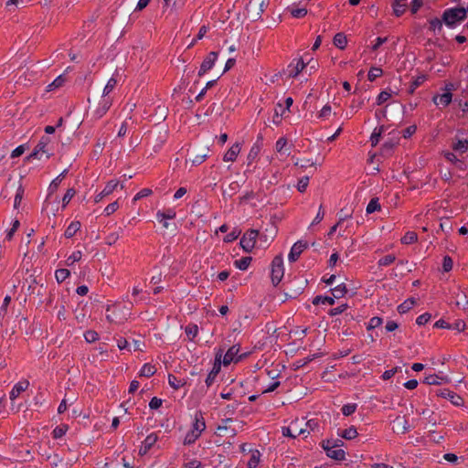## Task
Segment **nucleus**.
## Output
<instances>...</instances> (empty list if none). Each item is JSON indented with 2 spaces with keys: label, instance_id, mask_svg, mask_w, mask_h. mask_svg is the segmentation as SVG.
I'll list each match as a JSON object with an SVG mask.
<instances>
[{
  "label": "nucleus",
  "instance_id": "nucleus-1",
  "mask_svg": "<svg viewBox=\"0 0 468 468\" xmlns=\"http://www.w3.org/2000/svg\"><path fill=\"white\" fill-rule=\"evenodd\" d=\"M206 430V421L203 413L199 410L195 413L191 430L186 434L184 445H191L201 436Z\"/></svg>",
  "mask_w": 468,
  "mask_h": 468
},
{
  "label": "nucleus",
  "instance_id": "nucleus-2",
  "mask_svg": "<svg viewBox=\"0 0 468 468\" xmlns=\"http://www.w3.org/2000/svg\"><path fill=\"white\" fill-rule=\"evenodd\" d=\"M468 14V7H453L444 10L442 21L449 27H454L457 23L463 21Z\"/></svg>",
  "mask_w": 468,
  "mask_h": 468
},
{
  "label": "nucleus",
  "instance_id": "nucleus-3",
  "mask_svg": "<svg viewBox=\"0 0 468 468\" xmlns=\"http://www.w3.org/2000/svg\"><path fill=\"white\" fill-rule=\"evenodd\" d=\"M271 279L274 286H277L284 275L283 259L282 255H277L271 261Z\"/></svg>",
  "mask_w": 468,
  "mask_h": 468
},
{
  "label": "nucleus",
  "instance_id": "nucleus-4",
  "mask_svg": "<svg viewBox=\"0 0 468 468\" xmlns=\"http://www.w3.org/2000/svg\"><path fill=\"white\" fill-rule=\"evenodd\" d=\"M308 63H305L302 58H293L292 62L283 69V74L288 79L296 78Z\"/></svg>",
  "mask_w": 468,
  "mask_h": 468
},
{
  "label": "nucleus",
  "instance_id": "nucleus-5",
  "mask_svg": "<svg viewBox=\"0 0 468 468\" xmlns=\"http://www.w3.org/2000/svg\"><path fill=\"white\" fill-rule=\"evenodd\" d=\"M259 236V231L256 229L247 230L240 239V246L246 252H250L256 243V239Z\"/></svg>",
  "mask_w": 468,
  "mask_h": 468
},
{
  "label": "nucleus",
  "instance_id": "nucleus-6",
  "mask_svg": "<svg viewBox=\"0 0 468 468\" xmlns=\"http://www.w3.org/2000/svg\"><path fill=\"white\" fill-rule=\"evenodd\" d=\"M218 52L211 51L207 54V56L205 58L203 62L200 65V69L198 70V76L201 77L205 75L208 70H210L214 65L216 60L218 59Z\"/></svg>",
  "mask_w": 468,
  "mask_h": 468
},
{
  "label": "nucleus",
  "instance_id": "nucleus-7",
  "mask_svg": "<svg viewBox=\"0 0 468 468\" xmlns=\"http://www.w3.org/2000/svg\"><path fill=\"white\" fill-rule=\"evenodd\" d=\"M308 248V243L306 241L298 240L295 242L291 248L290 253L288 255V260L290 262L296 261L302 252Z\"/></svg>",
  "mask_w": 468,
  "mask_h": 468
},
{
  "label": "nucleus",
  "instance_id": "nucleus-8",
  "mask_svg": "<svg viewBox=\"0 0 468 468\" xmlns=\"http://www.w3.org/2000/svg\"><path fill=\"white\" fill-rule=\"evenodd\" d=\"M50 139L48 136L41 137L40 141L36 145L34 151L30 154L28 158H37L40 159L43 154H47L48 150L46 149L47 145L49 144Z\"/></svg>",
  "mask_w": 468,
  "mask_h": 468
},
{
  "label": "nucleus",
  "instance_id": "nucleus-9",
  "mask_svg": "<svg viewBox=\"0 0 468 468\" xmlns=\"http://www.w3.org/2000/svg\"><path fill=\"white\" fill-rule=\"evenodd\" d=\"M436 392V395L438 397H441V398H445V399H449L450 401L455 405V406H460L463 404V400L462 399V397H460L459 395H457L455 392L448 389V388H443V389H438L435 391Z\"/></svg>",
  "mask_w": 468,
  "mask_h": 468
},
{
  "label": "nucleus",
  "instance_id": "nucleus-10",
  "mask_svg": "<svg viewBox=\"0 0 468 468\" xmlns=\"http://www.w3.org/2000/svg\"><path fill=\"white\" fill-rule=\"evenodd\" d=\"M221 353H218L216 355V361L213 365V367L212 369L210 370V372L208 373L205 382H206V385L207 387H210L213 383H214V380L216 378V377L218 376V374L219 373L220 369H221Z\"/></svg>",
  "mask_w": 468,
  "mask_h": 468
},
{
  "label": "nucleus",
  "instance_id": "nucleus-11",
  "mask_svg": "<svg viewBox=\"0 0 468 468\" xmlns=\"http://www.w3.org/2000/svg\"><path fill=\"white\" fill-rule=\"evenodd\" d=\"M112 104V100L110 97H101V100L99 102L98 107L94 111V117L97 119H101L102 116L106 114Z\"/></svg>",
  "mask_w": 468,
  "mask_h": 468
},
{
  "label": "nucleus",
  "instance_id": "nucleus-12",
  "mask_svg": "<svg viewBox=\"0 0 468 468\" xmlns=\"http://www.w3.org/2000/svg\"><path fill=\"white\" fill-rule=\"evenodd\" d=\"M239 352V346H236V345L232 346L226 352V354L223 357V361L221 363H223L224 366H229L232 362H239L241 358V356L239 357L237 356Z\"/></svg>",
  "mask_w": 468,
  "mask_h": 468
},
{
  "label": "nucleus",
  "instance_id": "nucleus-13",
  "mask_svg": "<svg viewBox=\"0 0 468 468\" xmlns=\"http://www.w3.org/2000/svg\"><path fill=\"white\" fill-rule=\"evenodd\" d=\"M393 430L397 433L405 434L410 430V425L404 416H398L393 420Z\"/></svg>",
  "mask_w": 468,
  "mask_h": 468
},
{
  "label": "nucleus",
  "instance_id": "nucleus-14",
  "mask_svg": "<svg viewBox=\"0 0 468 468\" xmlns=\"http://www.w3.org/2000/svg\"><path fill=\"white\" fill-rule=\"evenodd\" d=\"M29 387V381L27 379H23L17 382L12 388L9 393V398L11 400H15L22 392L27 389Z\"/></svg>",
  "mask_w": 468,
  "mask_h": 468
},
{
  "label": "nucleus",
  "instance_id": "nucleus-15",
  "mask_svg": "<svg viewBox=\"0 0 468 468\" xmlns=\"http://www.w3.org/2000/svg\"><path fill=\"white\" fill-rule=\"evenodd\" d=\"M158 437L155 433H151L146 436L144 441H143V445L141 446L139 450V453L141 455L146 454L149 450L154 445V443L157 441Z\"/></svg>",
  "mask_w": 468,
  "mask_h": 468
},
{
  "label": "nucleus",
  "instance_id": "nucleus-16",
  "mask_svg": "<svg viewBox=\"0 0 468 468\" xmlns=\"http://www.w3.org/2000/svg\"><path fill=\"white\" fill-rule=\"evenodd\" d=\"M118 184V181L115 180L109 181L105 187L102 189V191L95 197V203H99L100 201L102 200L104 197H107L110 194H112L116 189Z\"/></svg>",
  "mask_w": 468,
  "mask_h": 468
},
{
  "label": "nucleus",
  "instance_id": "nucleus-17",
  "mask_svg": "<svg viewBox=\"0 0 468 468\" xmlns=\"http://www.w3.org/2000/svg\"><path fill=\"white\" fill-rule=\"evenodd\" d=\"M452 100V92H444L441 95H434L432 98V101L435 105H441L443 108L447 107Z\"/></svg>",
  "mask_w": 468,
  "mask_h": 468
},
{
  "label": "nucleus",
  "instance_id": "nucleus-18",
  "mask_svg": "<svg viewBox=\"0 0 468 468\" xmlns=\"http://www.w3.org/2000/svg\"><path fill=\"white\" fill-rule=\"evenodd\" d=\"M323 449L325 451L326 455L334 459L335 461H343L346 458V452L342 449H333V448H327L325 446H322Z\"/></svg>",
  "mask_w": 468,
  "mask_h": 468
},
{
  "label": "nucleus",
  "instance_id": "nucleus-19",
  "mask_svg": "<svg viewBox=\"0 0 468 468\" xmlns=\"http://www.w3.org/2000/svg\"><path fill=\"white\" fill-rule=\"evenodd\" d=\"M231 421L230 419L224 420L223 422L227 423ZM217 433L218 436H226L229 438H233L236 435V431L233 428L228 427L226 424L219 425L217 429Z\"/></svg>",
  "mask_w": 468,
  "mask_h": 468
},
{
  "label": "nucleus",
  "instance_id": "nucleus-20",
  "mask_svg": "<svg viewBox=\"0 0 468 468\" xmlns=\"http://www.w3.org/2000/svg\"><path fill=\"white\" fill-rule=\"evenodd\" d=\"M239 152H240V145L239 143H236L224 154L223 160L225 162H233L236 160Z\"/></svg>",
  "mask_w": 468,
  "mask_h": 468
},
{
  "label": "nucleus",
  "instance_id": "nucleus-21",
  "mask_svg": "<svg viewBox=\"0 0 468 468\" xmlns=\"http://www.w3.org/2000/svg\"><path fill=\"white\" fill-rule=\"evenodd\" d=\"M176 216V212L174 208H167L165 210H158L156 213V219L159 222H163L164 220L173 219Z\"/></svg>",
  "mask_w": 468,
  "mask_h": 468
},
{
  "label": "nucleus",
  "instance_id": "nucleus-22",
  "mask_svg": "<svg viewBox=\"0 0 468 468\" xmlns=\"http://www.w3.org/2000/svg\"><path fill=\"white\" fill-rule=\"evenodd\" d=\"M80 226L81 224L80 221H72L66 229L64 236L67 239L72 238L77 233V231L80 230Z\"/></svg>",
  "mask_w": 468,
  "mask_h": 468
},
{
  "label": "nucleus",
  "instance_id": "nucleus-23",
  "mask_svg": "<svg viewBox=\"0 0 468 468\" xmlns=\"http://www.w3.org/2000/svg\"><path fill=\"white\" fill-rule=\"evenodd\" d=\"M68 170L65 169L61 174H59L55 179H53L48 186V192L49 194H53L55 191H57L59 184L67 175Z\"/></svg>",
  "mask_w": 468,
  "mask_h": 468
},
{
  "label": "nucleus",
  "instance_id": "nucleus-24",
  "mask_svg": "<svg viewBox=\"0 0 468 468\" xmlns=\"http://www.w3.org/2000/svg\"><path fill=\"white\" fill-rule=\"evenodd\" d=\"M416 304L414 298H409L398 306V312L399 314H405L409 312Z\"/></svg>",
  "mask_w": 468,
  "mask_h": 468
},
{
  "label": "nucleus",
  "instance_id": "nucleus-25",
  "mask_svg": "<svg viewBox=\"0 0 468 468\" xmlns=\"http://www.w3.org/2000/svg\"><path fill=\"white\" fill-rule=\"evenodd\" d=\"M333 42L336 48L344 49L347 44L346 37L344 33H337L335 35Z\"/></svg>",
  "mask_w": 468,
  "mask_h": 468
},
{
  "label": "nucleus",
  "instance_id": "nucleus-26",
  "mask_svg": "<svg viewBox=\"0 0 468 468\" xmlns=\"http://www.w3.org/2000/svg\"><path fill=\"white\" fill-rule=\"evenodd\" d=\"M312 303L314 305H318L320 303H322V304L327 303L329 305H334L335 299H334V297H330V296L317 295L313 299Z\"/></svg>",
  "mask_w": 468,
  "mask_h": 468
},
{
  "label": "nucleus",
  "instance_id": "nucleus-27",
  "mask_svg": "<svg viewBox=\"0 0 468 468\" xmlns=\"http://www.w3.org/2000/svg\"><path fill=\"white\" fill-rule=\"evenodd\" d=\"M332 294L334 296V299H339L345 296V294L347 292V288L345 283H341L335 288L331 289Z\"/></svg>",
  "mask_w": 468,
  "mask_h": 468
},
{
  "label": "nucleus",
  "instance_id": "nucleus-28",
  "mask_svg": "<svg viewBox=\"0 0 468 468\" xmlns=\"http://www.w3.org/2000/svg\"><path fill=\"white\" fill-rule=\"evenodd\" d=\"M304 429H298L296 431H292V427H282V433L285 437L296 438L298 435L305 433Z\"/></svg>",
  "mask_w": 468,
  "mask_h": 468
},
{
  "label": "nucleus",
  "instance_id": "nucleus-29",
  "mask_svg": "<svg viewBox=\"0 0 468 468\" xmlns=\"http://www.w3.org/2000/svg\"><path fill=\"white\" fill-rule=\"evenodd\" d=\"M357 431L354 426L349 427L338 433L339 436L346 440H352L357 436Z\"/></svg>",
  "mask_w": 468,
  "mask_h": 468
},
{
  "label": "nucleus",
  "instance_id": "nucleus-30",
  "mask_svg": "<svg viewBox=\"0 0 468 468\" xmlns=\"http://www.w3.org/2000/svg\"><path fill=\"white\" fill-rule=\"evenodd\" d=\"M156 372V368L154 365H151L149 363L144 364L141 370H140V376L150 378Z\"/></svg>",
  "mask_w": 468,
  "mask_h": 468
},
{
  "label": "nucleus",
  "instance_id": "nucleus-31",
  "mask_svg": "<svg viewBox=\"0 0 468 468\" xmlns=\"http://www.w3.org/2000/svg\"><path fill=\"white\" fill-rule=\"evenodd\" d=\"M168 383L174 389H179L186 384L184 379L177 378L175 375H168Z\"/></svg>",
  "mask_w": 468,
  "mask_h": 468
},
{
  "label": "nucleus",
  "instance_id": "nucleus-32",
  "mask_svg": "<svg viewBox=\"0 0 468 468\" xmlns=\"http://www.w3.org/2000/svg\"><path fill=\"white\" fill-rule=\"evenodd\" d=\"M251 261H252L251 257H242L241 259L235 261L234 265L236 268H238L241 271H245L250 266Z\"/></svg>",
  "mask_w": 468,
  "mask_h": 468
},
{
  "label": "nucleus",
  "instance_id": "nucleus-33",
  "mask_svg": "<svg viewBox=\"0 0 468 468\" xmlns=\"http://www.w3.org/2000/svg\"><path fill=\"white\" fill-rule=\"evenodd\" d=\"M452 147L454 151L463 154L468 150V140H458L456 143L452 144Z\"/></svg>",
  "mask_w": 468,
  "mask_h": 468
},
{
  "label": "nucleus",
  "instance_id": "nucleus-34",
  "mask_svg": "<svg viewBox=\"0 0 468 468\" xmlns=\"http://www.w3.org/2000/svg\"><path fill=\"white\" fill-rule=\"evenodd\" d=\"M393 13L396 16H401L406 11V5L403 2H399V0H395L392 4Z\"/></svg>",
  "mask_w": 468,
  "mask_h": 468
},
{
  "label": "nucleus",
  "instance_id": "nucleus-35",
  "mask_svg": "<svg viewBox=\"0 0 468 468\" xmlns=\"http://www.w3.org/2000/svg\"><path fill=\"white\" fill-rule=\"evenodd\" d=\"M322 446L337 449L339 447H342L344 445V441L341 439H330L323 441L321 443Z\"/></svg>",
  "mask_w": 468,
  "mask_h": 468
},
{
  "label": "nucleus",
  "instance_id": "nucleus-36",
  "mask_svg": "<svg viewBox=\"0 0 468 468\" xmlns=\"http://www.w3.org/2000/svg\"><path fill=\"white\" fill-rule=\"evenodd\" d=\"M270 0H261L260 2V8L259 11L255 14H252L250 16L251 19L253 21H256L261 17L262 13L266 10V8L269 6Z\"/></svg>",
  "mask_w": 468,
  "mask_h": 468
},
{
  "label": "nucleus",
  "instance_id": "nucleus-37",
  "mask_svg": "<svg viewBox=\"0 0 468 468\" xmlns=\"http://www.w3.org/2000/svg\"><path fill=\"white\" fill-rule=\"evenodd\" d=\"M426 80V77L425 75H420V76H417L413 81L410 83V86L409 88V93L410 94H413L415 90L420 86Z\"/></svg>",
  "mask_w": 468,
  "mask_h": 468
},
{
  "label": "nucleus",
  "instance_id": "nucleus-38",
  "mask_svg": "<svg viewBox=\"0 0 468 468\" xmlns=\"http://www.w3.org/2000/svg\"><path fill=\"white\" fill-rule=\"evenodd\" d=\"M418 239V235L414 231H408L402 238H401V243L410 245L414 242H416Z\"/></svg>",
  "mask_w": 468,
  "mask_h": 468
},
{
  "label": "nucleus",
  "instance_id": "nucleus-39",
  "mask_svg": "<svg viewBox=\"0 0 468 468\" xmlns=\"http://www.w3.org/2000/svg\"><path fill=\"white\" fill-rule=\"evenodd\" d=\"M380 208H381V206H380V204L378 202V197H374L367 204L366 211H367V214H371V213H373L375 211L380 210Z\"/></svg>",
  "mask_w": 468,
  "mask_h": 468
},
{
  "label": "nucleus",
  "instance_id": "nucleus-40",
  "mask_svg": "<svg viewBox=\"0 0 468 468\" xmlns=\"http://www.w3.org/2000/svg\"><path fill=\"white\" fill-rule=\"evenodd\" d=\"M117 85V80L113 77H112L107 84L105 85L104 89H103V92H102V96L103 97H109V94L113 90V89L116 87Z\"/></svg>",
  "mask_w": 468,
  "mask_h": 468
},
{
  "label": "nucleus",
  "instance_id": "nucleus-41",
  "mask_svg": "<svg viewBox=\"0 0 468 468\" xmlns=\"http://www.w3.org/2000/svg\"><path fill=\"white\" fill-rule=\"evenodd\" d=\"M69 275L70 271L68 269H58L55 271V278L58 283L63 282Z\"/></svg>",
  "mask_w": 468,
  "mask_h": 468
},
{
  "label": "nucleus",
  "instance_id": "nucleus-42",
  "mask_svg": "<svg viewBox=\"0 0 468 468\" xmlns=\"http://www.w3.org/2000/svg\"><path fill=\"white\" fill-rule=\"evenodd\" d=\"M383 131H384L383 125L380 126L378 129L376 128L374 130V132L372 133L371 137H370V142H371L372 146H376L378 144Z\"/></svg>",
  "mask_w": 468,
  "mask_h": 468
},
{
  "label": "nucleus",
  "instance_id": "nucleus-43",
  "mask_svg": "<svg viewBox=\"0 0 468 468\" xmlns=\"http://www.w3.org/2000/svg\"><path fill=\"white\" fill-rule=\"evenodd\" d=\"M261 152V147L260 145L258 144H253L252 147L250 148V152H249V154H248V161H249V165H250L256 158L257 156L259 155Z\"/></svg>",
  "mask_w": 468,
  "mask_h": 468
},
{
  "label": "nucleus",
  "instance_id": "nucleus-44",
  "mask_svg": "<svg viewBox=\"0 0 468 468\" xmlns=\"http://www.w3.org/2000/svg\"><path fill=\"white\" fill-rule=\"evenodd\" d=\"M455 303L460 308L466 309L468 308V297L464 293L460 292L456 296Z\"/></svg>",
  "mask_w": 468,
  "mask_h": 468
},
{
  "label": "nucleus",
  "instance_id": "nucleus-45",
  "mask_svg": "<svg viewBox=\"0 0 468 468\" xmlns=\"http://www.w3.org/2000/svg\"><path fill=\"white\" fill-rule=\"evenodd\" d=\"M443 380V378L439 377L436 374L429 375L424 378V383L427 385H440Z\"/></svg>",
  "mask_w": 468,
  "mask_h": 468
},
{
  "label": "nucleus",
  "instance_id": "nucleus-46",
  "mask_svg": "<svg viewBox=\"0 0 468 468\" xmlns=\"http://www.w3.org/2000/svg\"><path fill=\"white\" fill-rule=\"evenodd\" d=\"M383 74V70L380 68L372 67L367 74V79L369 81H374L377 78L380 77Z\"/></svg>",
  "mask_w": 468,
  "mask_h": 468
},
{
  "label": "nucleus",
  "instance_id": "nucleus-47",
  "mask_svg": "<svg viewBox=\"0 0 468 468\" xmlns=\"http://www.w3.org/2000/svg\"><path fill=\"white\" fill-rule=\"evenodd\" d=\"M66 81V78L63 76V75H59L49 85H48V90H55V89H58L61 86H63V84L65 83Z\"/></svg>",
  "mask_w": 468,
  "mask_h": 468
},
{
  "label": "nucleus",
  "instance_id": "nucleus-48",
  "mask_svg": "<svg viewBox=\"0 0 468 468\" xmlns=\"http://www.w3.org/2000/svg\"><path fill=\"white\" fill-rule=\"evenodd\" d=\"M357 405L356 403H348L342 407L341 411L344 416H350L356 410Z\"/></svg>",
  "mask_w": 468,
  "mask_h": 468
},
{
  "label": "nucleus",
  "instance_id": "nucleus-49",
  "mask_svg": "<svg viewBox=\"0 0 468 468\" xmlns=\"http://www.w3.org/2000/svg\"><path fill=\"white\" fill-rule=\"evenodd\" d=\"M186 335H187V337L190 339V340H193L197 333H198V327L197 324H188L186 327Z\"/></svg>",
  "mask_w": 468,
  "mask_h": 468
},
{
  "label": "nucleus",
  "instance_id": "nucleus-50",
  "mask_svg": "<svg viewBox=\"0 0 468 468\" xmlns=\"http://www.w3.org/2000/svg\"><path fill=\"white\" fill-rule=\"evenodd\" d=\"M82 253L80 250L74 251L70 256L68 257L66 264L68 266L73 265L75 262L80 261Z\"/></svg>",
  "mask_w": 468,
  "mask_h": 468
},
{
  "label": "nucleus",
  "instance_id": "nucleus-51",
  "mask_svg": "<svg viewBox=\"0 0 468 468\" xmlns=\"http://www.w3.org/2000/svg\"><path fill=\"white\" fill-rule=\"evenodd\" d=\"M260 462V452L259 451H256L252 452L249 462H248V467L249 468H256Z\"/></svg>",
  "mask_w": 468,
  "mask_h": 468
},
{
  "label": "nucleus",
  "instance_id": "nucleus-52",
  "mask_svg": "<svg viewBox=\"0 0 468 468\" xmlns=\"http://www.w3.org/2000/svg\"><path fill=\"white\" fill-rule=\"evenodd\" d=\"M395 260L396 257L393 254H388L379 259L378 264V266H388L392 264L395 261Z\"/></svg>",
  "mask_w": 468,
  "mask_h": 468
},
{
  "label": "nucleus",
  "instance_id": "nucleus-53",
  "mask_svg": "<svg viewBox=\"0 0 468 468\" xmlns=\"http://www.w3.org/2000/svg\"><path fill=\"white\" fill-rule=\"evenodd\" d=\"M67 430H68L67 425L57 426L52 431L53 438H55V439L61 438L63 435H65Z\"/></svg>",
  "mask_w": 468,
  "mask_h": 468
},
{
  "label": "nucleus",
  "instance_id": "nucleus-54",
  "mask_svg": "<svg viewBox=\"0 0 468 468\" xmlns=\"http://www.w3.org/2000/svg\"><path fill=\"white\" fill-rule=\"evenodd\" d=\"M122 231V228H120V232H112L106 236L105 243L108 245H112L116 243V241L120 238V233Z\"/></svg>",
  "mask_w": 468,
  "mask_h": 468
},
{
  "label": "nucleus",
  "instance_id": "nucleus-55",
  "mask_svg": "<svg viewBox=\"0 0 468 468\" xmlns=\"http://www.w3.org/2000/svg\"><path fill=\"white\" fill-rule=\"evenodd\" d=\"M442 22H443L442 18L439 19V18L435 17V18L431 19L430 20V29L434 32L436 30L441 31L442 28Z\"/></svg>",
  "mask_w": 468,
  "mask_h": 468
},
{
  "label": "nucleus",
  "instance_id": "nucleus-56",
  "mask_svg": "<svg viewBox=\"0 0 468 468\" xmlns=\"http://www.w3.org/2000/svg\"><path fill=\"white\" fill-rule=\"evenodd\" d=\"M382 323H383L382 318H380L378 316H374L369 320L367 329V330L375 329V328L380 326L382 324Z\"/></svg>",
  "mask_w": 468,
  "mask_h": 468
},
{
  "label": "nucleus",
  "instance_id": "nucleus-57",
  "mask_svg": "<svg viewBox=\"0 0 468 468\" xmlns=\"http://www.w3.org/2000/svg\"><path fill=\"white\" fill-rule=\"evenodd\" d=\"M76 191L74 190V188H69L63 198H62V207H65L71 200V198L74 197Z\"/></svg>",
  "mask_w": 468,
  "mask_h": 468
},
{
  "label": "nucleus",
  "instance_id": "nucleus-58",
  "mask_svg": "<svg viewBox=\"0 0 468 468\" xmlns=\"http://www.w3.org/2000/svg\"><path fill=\"white\" fill-rule=\"evenodd\" d=\"M452 266H453L452 259L448 255L444 256L443 260H442L443 271L449 272L450 271H452Z\"/></svg>",
  "mask_w": 468,
  "mask_h": 468
},
{
  "label": "nucleus",
  "instance_id": "nucleus-59",
  "mask_svg": "<svg viewBox=\"0 0 468 468\" xmlns=\"http://www.w3.org/2000/svg\"><path fill=\"white\" fill-rule=\"evenodd\" d=\"M308 184H309V176H303L302 178H300L298 181V184H297L298 191L301 193H303L306 190Z\"/></svg>",
  "mask_w": 468,
  "mask_h": 468
},
{
  "label": "nucleus",
  "instance_id": "nucleus-60",
  "mask_svg": "<svg viewBox=\"0 0 468 468\" xmlns=\"http://www.w3.org/2000/svg\"><path fill=\"white\" fill-rule=\"evenodd\" d=\"M84 337L88 343H94L99 339V335L93 330H89L84 334Z\"/></svg>",
  "mask_w": 468,
  "mask_h": 468
},
{
  "label": "nucleus",
  "instance_id": "nucleus-61",
  "mask_svg": "<svg viewBox=\"0 0 468 468\" xmlns=\"http://www.w3.org/2000/svg\"><path fill=\"white\" fill-rule=\"evenodd\" d=\"M391 97V93L387 91V90H383L381 91L378 98H377V104L378 105H381L383 104L384 102H386L389 98Z\"/></svg>",
  "mask_w": 468,
  "mask_h": 468
},
{
  "label": "nucleus",
  "instance_id": "nucleus-62",
  "mask_svg": "<svg viewBox=\"0 0 468 468\" xmlns=\"http://www.w3.org/2000/svg\"><path fill=\"white\" fill-rule=\"evenodd\" d=\"M347 307H348V305L346 303L341 304L340 306L331 309L329 311L328 314L330 316H335L337 314L344 313L347 309Z\"/></svg>",
  "mask_w": 468,
  "mask_h": 468
},
{
  "label": "nucleus",
  "instance_id": "nucleus-63",
  "mask_svg": "<svg viewBox=\"0 0 468 468\" xmlns=\"http://www.w3.org/2000/svg\"><path fill=\"white\" fill-rule=\"evenodd\" d=\"M431 317V315L429 313H424L417 317L416 323L419 325H424L430 321Z\"/></svg>",
  "mask_w": 468,
  "mask_h": 468
},
{
  "label": "nucleus",
  "instance_id": "nucleus-64",
  "mask_svg": "<svg viewBox=\"0 0 468 468\" xmlns=\"http://www.w3.org/2000/svg\"><path fill=\"white\" fill-rule=\"evenodd\" d=\"M186 468H201L202 463L197 459L189 460L184 463Z\"/></svg>",
  "mask_w": 468,
  "mask_h": 468
}]
</instances>
